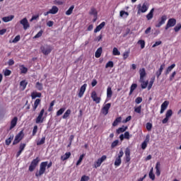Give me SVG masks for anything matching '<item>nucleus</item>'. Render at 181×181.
<instances>
[{
  "label": "nucleus",
  "instance_id": "nucleus-3",
  "mask_svg": "<svg viewBox=\"0 0 181 181\" xmlns=\"http://www.w3.org/2000/svg\"><path fill=\"white\" fill-rule=\"evenodd\" d=\"M52 50H53V47L49 45H44L40 47V51L42 54H45V56L50 54V53H52Z\"/></svg>",
  "mask_w": 181,
  "mask_h": 181
},
{
  "label": "nucleus",
  "instance_id": "nucleus-50",
  "mask_svg": "<svg viewBox=\"0 0 181 181\" xmlns=\"http://www.w3.org/2000/svg\"><path fill=\"white\" fill-rule=\"evenodd\" d=\"M137 43L141 45V49L145 48V40H139Z\"/></svg>",
  "mask_w": 181,
  "mask_h": 181
},
{
  "label": "nucleus",
  "instance_id": "nucleus-42",
  "mask_svg": "<svg viewBox=\"0 0 181 181\" xmlns=\"http://www.w3.org/2000/svg\"><path fill=\"white\" fill-rule=\"evenodd\" d=\"M45 142H46V137L43 136L41 138V139L40 141H37V146H40V145H43L45 144Z\"/></svg>",
  "mask_w": 181,
  "mask_h": 181
},
{
  "label": "nucleus",
  "instance_id": "nucleus-62",
  "mask_svg": "<svg viewBox=\"0 0 181 181\" xmlns=\"http://www.w3.org/2000/svg\"><path fill=\"white\" fill-rule=\"evenodd\" d=\"M136 104H141L142 103V98L141 97H137L135 100Z\"/></svg>",
  "mask_w": 181,
  "mask_h": 181
},
{
  "label": "nucleus",
  "instance_id": "nucleus-23",
  "mask_svg": "<svg viewBox=\"0 0 181 181\" xmlns=\"http://www.w3.org/2000/svg\"><path fill=\"white\" fill-rule=\"evenodd\" d=\"M42 97V93L39 92H33L31 93V98L32 100H35L36 98H40Z\"/></svg>",
  "mask_w": 181,
  "mask_h": 181
},
{
  "label": "nucleus",
  "instance_id": "nucleus-44",
  "mask_svg": "<svg viewBox=\"0 0 181 181\" xmlns=\"http://www.w3.org/2000/svg\"><path fill=\"white\" fill-rule=\"evenodd\" d=\"M66 111V107H62L57 112V117H60Z\"/></svg>",
  "mask_w": 181,
  "mask_h": 181
},
{
  "label": "nucleus",
  "instance_id": "nucleus-22",
  "mask_svg": "<svg viewBox=\"0 0 181 181\" xmlns=\"http://www.w3.org/2000/svg\"><path fill=\"white\" fill-rule=\"evenodd\" d=\"M139 74H140V80H144L145 77H146V71L145 68H142L139 69Z\"/></svg>",
  "mask_w": 181,
  "mask_h": 181
},
{
  "label": "nucleus",
  "instance_id": "nucleus-29",
  "mask_svg": "<svg viewBox=\"0 0 181 181\" xmlns=\"http://www.w3.org/2000/svg\"><path fill=\"white\" fill-rule=\"evenodd\" d=\"M138 87V84L136 83H132L130 87V91L129 93V95H132V93L136 90V88Z\"/></svg>",
  "mask_w": 181,
  "mask_h": 181
},
{
  "label": "nucleus",
  "instance_id": "nucleus-24",
  "mask_svg": "<svg viewBox=\"0 0 181 181\" xmlns=\"http://www.w3.org/2000/svg\"><path fill=\"white\" fill-rule=\"evenodd\" d=\"M105 26V22H102L99 25H98L95 29L94 30V33H97L98 32H100L103 28Z\"/></svg>",
  "mask_w": 181,
  "mask_h": 181
},
{
  "label": "nucleus",
  "instance_id": "nucleus-36",
  "mask_svg": "<svg viewBox=\"0 0 181 181\" xmlns=\"http://www.w3.org/2000/svg\"><path fill=\"white\" fill-rule=\"evenodd\" d=\"M19 67L21 74H26V73H28V68H26L25 65H20Z\"/></svg>",
  "mask_w": 181,
  "mask_h": 181
},
{
  "label": "nucleus",
  "instance_id": "nucleus-19",
  "mask_svg": "<svg viewBox=\"0 0 181 181\" xmlns=\"http://www.w3.org/2000/svg\"><path fill=\"white\" fill-rule=\"evenodd\" d=\"M90 15H93L94 16V19H93V22H96L97 21V18H98V13L97 12V9H95V8L93 7L90 8V11L89 12Z\"/></svg>",
  "mask_w": 181,
  "mask_h": 181
},
{
  "label": "nucleus",
  "instance_id": "nucleus-52",
  "mask_svg": "<svg viewBox=\"0 0 181 181\" xmlns=\"http://www.w3.org/2000/svg\"><path fill=\"white\" fill-rule=\"evenodd\" d=\"M128 57H129V51H125L123 53V59L127 60V59H128Z\"/></svg>",
  "mask_w": 181,
  "mask_h": 181
},
{
  "label": "nucleus",
  "instance_id": "nucleus-18",
  "mask_svg": "<svg viewBox=\"0 0 181 181\" xmlns=\"http://www.w3.org/2000/svg\"><path fill=\"white\" fill-rule=\"evenodd\" d=\"M20 23L21 25H23V29L25 30H26V29H28V28H29V22L28 21V18H23L21 21H20Z\"/></svg>",
  "mask_w": 181,
  "mask_h": 181
},
{
  "label": "nucleus",
  "instance_id": "nucleus-27",
  "mask_svg": "<svg viewBox=\"0 0 181 181\" xmlns=\"http://www.w3.org/2000/svg\"><path fill=\"white\" fill-rule=\"evenodd\" d=\"M102 53H103V47H99L95 52V57H96V59L101 57Z\"/></svg>",
  "mask_w": 181,
  "mask_h": 181
},
{
  "label": "nucleus",
  "instance_id": "nucleus-58",
  "mask_svg": "<svg viewBox=\"0 0 181 181\" xmlns=\"http://www.w3.org/2000/svg\"><path fill=\"white\" fill-rule=\"evenodd\" d=\"M180 29H181V24L180 23L177 24V25L174 28V30H175V33L179 32V30H180Z\"/></svg>",
  "mask_w": 181,
  "mask_h": 181
},
{
  "label": "nucleus",
  "instance_id": "nucleus-2",
  "mask_svg": "<svg viewBox=\"0 0 181 181\" xmlns=\"http://www.w3.org/2000/svg\"><path fill=\"white\" fill-rule=\"evenodd\" d=\"M137 13L140 15L141 13H145L149 9V4L147 2H144L143 4H139L137 5Z\"/></svg>",
  "mask_w": 181,
  "mask_h": 181
},
{
  "label": "nucleus",
  "instance_id": "nucleus-57",
  "mask_svg": "<svg viewBox=\"0 0 181 181\" xmlns=\"http://www.w3.org/2000/svg\"><path fill=\"white\" fill-rule=\"evenodd\" d=\"M19 40H21V35H17L13 40L12 43H18V42H19Z\"/></svg>",
  "mask_w": 181,
  "mask_h": 181
},
{
  "label": "nucleus",
  "instance_id": "nucleus-41",
  "mask_svg": "<svg viewBox=\"0 0 181 181\" xmlns=\"http://www.w3.org/2000/svg\"><path fill=\"white\" fill-rule=\"evenodd\" d=\"M74 10V5H72L70 6V8L66 11V15L67 16H69V15H71L73 13V11Z\"/></svg>",
  "mask_w": 181,
  "mask_h": 181
},
{
  "label": "nucleus",
  "instance_id": "nucleus-8",
  "mask_svg": "<svg viewBox=\"0 0 181 181\" xmlns=\"http://www.w3.org/2000/svg\"><path fill=\"white\" fill-rule=\"evenodd\" d=\"M124 156V151L122 150H120L118 156L116 158L115 160V166H120L121 163L122 162L121 158Z\"/></svg>",
  "mask_w": 181,
  "mask_h": 181
},
{
  "label": "nucleus",
  "instance_id": "nucleus-47",
  "mask_svg": "<svg viewBox=\"0 0 181 181\" xmlns=\"http://www.w3.org/2000/svg\"><path fill=\"white\" fill-rule=\"evenodd\" d=\"M148 176L150 179H151V180H153L155 179V174H153V168H151V169L150 170Z\"/></svg>",
  "mask_w": 181,
  "mask_h": 181
},
{
  "label": "nucleus",
  "instance_id": "nucleus-38",
  "mask_svg": "<svg viewBox=\"0 0 181 181\" xmlns=\"http://www.w3.org/2000/svg\"><path fill=\"white\" fill-rule=\"evenodd\" d=\"M26 86H28V81H26V80H23L20 82V87L22 90H25Z\"/></svg>",
  "mask_w": 181,
  "mask_h": 181
},
{
  "label": "nucleus",
  "instance_id": "nucleus-33",
  "mask_svg": "<svg viewBox=\"0 0 181 181\" xmlns=\"http://www.w3.org/2000/svg\"><path fill=\"white\" fill-rule=\"evenodd\" d=\"M59 12V8L56 6H53L52 8L49 10V13H52V15H56Z\"/></svg>",
  "mask_w": 181,
  "mask_h": 181
},
{
  "label": "nucleus",
  "instance_id": "nucleus-40",
  "mask_svg": "<svg viewBox=\"0 0 181 181\" xmlns=\"http://www.w3.org/2000/svg\"><path fill=\"white\" fill-rule=\"evenodd\" d=\"M122 120V117H119L115 119V121L112 123V127H117L119 122Z\"/></svg>",
  "mask_w": 181,
  "mask_h": 181
},
{
  "label": "nucleus",
  "instance_id": "nucleus-28",
  "mask_svg": "<svg viewBox=\"0 0 181 181\" xmlns=\"http://www.w3.org/2000/svg\"><path fill=\"white\" fill-rule=\"evenodd\" d=\"M160 163L157 162L156 165V176H160Z\"/></svg>",
  "mask_w": 181,
  "mask_h": 181
},
{
  "label": "nucleus",
  "instance_id": "nucleus-51",
  "mask_svg": "<svg viewBox=\"0 0 181 181\" xmlns=\"http://www.w3.org/2000/svg\"><path fill=\"white\" fill-rule=\"evenodd\" d=\"M124 15H126V17L129 16V12H127L125 11H121L119 12V16L121 18H123L124 17Z\"/></svg>",
  "mask_w": 181,
  "mask_h": 181
},
{
  "label": "nucleus",
  "instance_id": "nucleus-61",
  "mask_svg": "<svg viewBox=\"0 0 181 181\" xmlns=\"http://www.w3.org/2000/svg\"><path fill=\"white\" fill-rule=\"evenodd\" d=\"M10 74H12V71L9 69H6L4 71V76L6 77L9 76Z\"/></svg>",
  "mask_w": 181,
  "mask_h": 181
},
{
  "label": "nucleus",
  "instance_id": "nucleus-45",
  "mask_svg": "<svg viewBox=\"0 0 181 181\" xmlns=\"http://www.w3.org/2000/svg\"><path fill=\"white\" fill-rule=\"evenodd\" d=\"M112 54L113 56H119L121 52L118 50V48L114 47L112 50Z\"/></svg>",
  "mask_w": 181,
  "mask_h": 181
},
{
  "label": "nucleus",
  "instance_id": "nucleus-39",
  "mask_svg": "<svg viewBox=\"0 0 181 181\" xmlns=\"http://www.w3.org/2000/svg\"><path fill=\"white\" fill-rule=\"evenodd\" d=\"M12 141H13V134H11L9 138H8L6 140V145L7 146H9L11 145V143L12 142Z\"/></svg>",
  "mask_w": 181,
  "mask_h": 181
},
{
  "label": "nucleus",
  "instance_id": "nucleus-55",
  "mask_svg": "<svg viewBox=\"0 0 181 181\" xmlns=\"http://www.w3.org/2000/svg\"><path fill=\"white\" fill-rule=\"evenodd\" d=\"M146 128L147 131H152V123H151V122L146 123Z\"/></svg>",
  "mask_w": 181,
  "mask_h": 181
},
{
  "label": "nucleus",
  "instance_id": "nucleus-4",
  "mask_svg": "<svg viewBox=\"0 0 181 181\" xmlns=\"http://www.w3.org/2000/svg\"><path fill=\"white\" fill-rule=\"evenodd\" d=\"M40 162V158L39 157H37L35 159H33L31 161L28 170L30 172H33V170H35V169H36V168L37 167V165H39Z\"/></svg>",
  "mask_w": 181,
  "mask_h": 181
},
{
  "label": "nucleus",
  "instance_id": "nucleus-25",
  "mask_svg": "<svg viewBox=\"0 0 181 181\" xmlns=\"http://www.w3.org/2000/svg\"><path fill=\"white\" fill-rule=\"evenodd\" d=\"M175 67H176V64H173L170 66H168L165 71V76H168V74H169V73H170V71H172V70H173Z\"/></svg>",
  "mask_w": 181,
  "mask_h": 181
},
{
  "label": "nucleus",
  "instance_id": "nucleus-1",
  "mask_svg": "<svg viewBox=\"0 0 181 181\" xmlns=\"http://www.w3.org/2000/svg\"><path fill=\"white\" fill-rule=\"evenodd\" d=\"M52 165H53V163H52V161H50L49 163L47 161L42 162L40 164L39 171H37L35 173L36 177H40V176H42V175H45V173L46 172V168L47 169H49V168H52Z\"/></svg>",
  "mask_w": 181,
  "mask_h": 181
},
{
  "label": "nucleus",
  "instance_id": "nucleus-11",
  "mask_svg": "<svg viewBox=\"0 0 181 181\" xmlns=\"http://www.w3.org/2000/svg\"><path fill=\"white\" fill-rule=\"evenodd\" d=\"M168 19V16L166 15H163L160 18L158 19V23L156 25V28H160L162 25H165V22Z\"/></svg>",
  "mask_w": 181,
  "mask_h": 181
},
{
  "label": "nucleus",
  "instance_id": "nucleus-13",
  "mask_svg": "<svg viewBox=\"0 0 181 181\" xmlns=\"http://www.w3.org/2000/svg\"><path fill=\"white\" fill-rule=\"evenodd\" d=\"M176 25V20L175 18H170L165 25V30H168L169 28H173Z\"/></svg>",
  "mask_w": 181,
  "mask_h": 181
},
{
  "label": "nucleus",
  "instance_id": "nucleus-30",
  "mask_svg": "<svg viewBox=\"0 0 181 181\" xmlns=\"http://www.w3.org/2000/svg\"><path fill=\"white\" fill-rule=\"evenodd\" d=\"M71 114V110L68 109L64 113L62 118L63 119H67L70 117V115Z\"/></svg>",
  "mask_w": 181,
  "mask_h": 181
},
{
  "label": "nucleus",
  "instance_id": "nucleus-21",
  "mask_svg": "<svg viewBox=\"0 0 181 181\" xmlns=\"http://www.w3.org/2000/svg\"><path fill=\"white\" fill-rule=\"evenodd\" d=\"M16 124H18V117H14L11 121L10 129H13L16 127Z\"/></svg>",
  "mask_w": 181,
  "mask_h": 181
},
{
  "label": "nucleus",
  "instance_id": "nucleus-59",
  "mask_svg": "<svg viewBox=\"0 0 181 181\" xmlns=\"http://www.w3.org/2000/svg\"><path fill=\"white\" fill-rule=\"evenodd\" d=\"M90 180V177L87 176V175H83L81 178L80 181H88Z\"/></svg>",
  "mask_w": 181,
  "mask_h": 181
},
{
  "label": "nucleus",
  "instance_id": "nucleus-9",
  "mask_svg": "<svg viewBox=\"0 0 181 181\" xmlns=\"http://www.w3.org/2000/svg\"><path fill=\"white\" fill-rule=\"evenodd\" d=\"M173 115V111L172 110H167L165 113V117L162 120L163 124H168V122L169 121V118Z\"/></svg>",
  "mask_w": 181,
  "mask_h": 181
},
{
  "label": "nucleus",
  "instance_id": "nucleus-32",
  "mask_svg": "<svg viewBox=\"0 0 181 181\" xmlns=\"http://www.w3.org/2000/svg\"><path fill=\"white\" fill-rule=\"evenodd\" d=\"M155 11V8H152L150 12L146 15L147 21H151L153 18V12Z\"/></svg>",
  "mask_w": 181,
  "mask_h": 181
},
{
  "label": "nucleus",
  "instance_id": "nucleus-12",
  "mask_svg": "<svg viewBox=\"0 0 181 181\" xmlns=\"http://www.w3.org/2000/svg\"><path fill=\"white\" fill-rule=\"evenodd\" d=\"M90 97L92 98V100L96 103V104H100V101H101V98L97 96V92H95V90H93L91 93Z\"/></svg>",
  "mask_w": 181,
  "mask_h": 181
},
{
  "label": "nucleus",
  "instance_id": "nucleus-49",
  "mask_svg": "<svg viewBox=\"0 0 181 181\" xmlns=\"http://www.w3.org/2000/svg\"><path fill=\"white\" fill-rule=\"evenodd\" d=\"M108 67H110V69H112V67H114V62L112 61H109L106 64L105 69H108Z\"/></svg>",
  "mask_w": 181,
  "mask_h": 181
},
{
  "label": "nucleus",
  "instance_id": "nucleus-20",
  "mask_svg": "<svg viewBox=\"0 0 181 181\" xmlns=\"http://www.w3.org/2000/svg\"><path fill=\"white\" fill-rule=\"evenodd\" d=\"M40 103H42V100H40V98H37L35 100L33 105V111H36V110H37V107L40 105Z\"/></svg>",
  "mask_w": 181,
  "mask_h": 181
},
{
  "label": "nucleus",
  "instance_id": "nucleus-37",
  "mask_svg": "<svg viewBox=\"0 0 181 181\" xmlns=\"http://www.w3.org/2000/svg\"><path fill=\"white\" fill-rule=\"evenodd\" d=\"M112 97V89L108 86L107 88V98H111Z\"/></svg>",
  "mask_w": 181,
  "mask_h": 181
},
{
  "label": "nucleus",
  "instance_id": "nucleus-56",
  "mask_svg": "<svg viewBox=\"0 0 181 181\" xmlns=\"http://www.w3.org/2000/svg\"><path fill=\"white\" fill-rule=\"evenodd\" d=\"M118 144H119V140L114 141L111 144V148H115V146H118Z\"/></svg>",
  "mask_w": 181,
  "mask_h": 181
},
{
  "label": "nucleus",
  "instance_id": "nucleus-60",
  "mask_svg": "<svg viewBox=\"0 0 181 181\" xmlns=\"http://www.w3.org/2000/svg\"><path fill=\"white\" fill-rule=\"evenodd\" d=\"M175 76H176V71H174L170 76V81H173V79L175 78Z\"/></svg>",
  "mask_w": 181,
  "mask_h": 181
},
{
  "label": "nucleus",
  "instance_id": "nucleus-15",
  "mask_svg": "<svg viewBox=\"0 0 181 181\" xmlns=\"http://www.w3.org/2000/svg\"><path fill=\"white\" fill-rule=\"evenodd\" d=\"M110 108H111V103L106 104L101 110L102 114H103V115H107L108 111H110Z\"/></svg>",
  "mask_w": 181,
  "mask_h": 181
},
{
  "label": "nucleus",
  "instance_id": "nucleus-31",
  "mask_svg": "<svg viewBox=\"0 0 181 181\" xmlns=\"http://www.w3.org/2000/svg\"><path fill=\"white\" fill-rule=\"evenodd\" d=\"M140 83H141V88L145 89L148 87V84H149V81H144V79L142 80H139Z\"/></svg>",
  "mask_w": 181,
  "mask_h": 181
},
{
  "label": "nucleus",
  "instance_id": "nucleus-34",
  "mask_svg": "<svg viewBox=\"0 0 181 181\" xmlns=\"http://www.w3.org/2000/svg\"><path fill=\"white\" fill-rule=\"evenodd\" d=\"M128 129V127L122 126L117 129V134H122V132H125L126 130Z\"/></svg>",
  "mask_w": 181,
  "mask_h": 181
},
{
  "label": "nucleus",
  "instance_id": "nucleus-64",
  "mask_svg": "<svg viewBox=\"0 0 181 181\" xmlns=\"http://www.w3.org/2000/svg\"><path fill=\"white\" fill-rule=\"evenodd\" d=\"M129 132H126L125 133H124V139H129Z\"/></svg>",
  "mask_w": 181,
  "mask_h": 181
},
{
  "label": "nucleus",
  "instance_id": "nucleus-7",
  "mask_svg": "<svg viewBox=\"0 0 181 181\" xmlns=\"http://www.w3.org/2000/svg\"><path fill=\"white\" fill-rule=\"evenodd\" d=\"M45 114V108H42L37 118L35 119V124H43V121H45V117H43V115Z\"/></svg>",
  "mask_w": 181,
  "mask_h": 181
},
{
  "label": "nucleus",
  "instance_id": "nucleus-63",
  "mask_svg": "<svg viewBox=\"0 0 181 181\" xmlns=\"http://www.w3.org/2000/svg\"><path fill=\"white\" fill-rule=\"evenodd\" d=\"M164 69H165V64H163L160 65V69L158 70V71L162 74V71H163Z\"/></svg>",
  "mask_w": 181,
  "mask_h": 181
},
{
  "label": "nucleus",
  "instance_id": "nucleus-46",
  "mask_svg": "<svg viewBox=\"0 0 181 181\" xmlns=\"http://www.w3.org/2000/svg\"><path fill=\"white\" fill-rule=\"evenodd\" d=\"M35 87L39 91H42V90H43V84L40 82L36 83Z\"/></svg>",
  "mask_w": 181,
  "mask_h": 181
},
{
  "label": "nucleus",
  "instance_id": "nucleus-16",
  "mask_svg": "<svg viewBox=\"0 0 181 181\" xmlns=\"http://www.w3.org/2000/svg\"><path fill=\"white\" fill-rule=\"evenodd\" d=\"M168 105H169V101L168 100L164 101L161 105L160 113L163 114V112H165V110L168 108Z\"/></svg>",
  "mask_w": 181,
  "mask_h": 181
},
{
  "label": "nucleus",
  "instance_id": "nucleus-6",
  "mask_svg": "<svg viewBox=\"0 0 181 181\" xmlns=\"http://www.w3.org/2000/svg\"><path fill=\"white\" fill-rule=\"evenodd\" d=\"M107 160V156L103 155L101 156V158H98L96 161H95L93 166L95 169H97V168H100L103 162Z\"/></svg>",
  "mask_w": 181,
  "mask_h": 181
},
{
  "label": "nucleus",
  "instance_id": "nucleus-53",
  "mask_svg": "<svg viewBox=\"0 0 181 181\" xmlns=\"http://www.w3.org/2000/svg\"><path fill=\"white\" fill-rule=\"evenodd\" d=\"M43 35V30H40L35 35V39H39V37H41V36Z\"/></svg>",
  "mask_w": 181,
  "mask_h": 181
},
{
  "label": "nucleus",
  "instance_id": "nucleus-5",
  "mask_svg": "<svg viewBox=\"0 0 181 181\" xmlns=\"http://www.w3.org/2000/svg\"><path fill=\"white\" fill-rule=\"evenodd\" d=\"M23 136H25V134H23V130H21L16 136L13 141V145H18L21 141L23 139Z\"/></svg>",
  "mask_w": 181,
  "mask_h": 181
},
{
  "label": "nucleus",
  "instance_id": "nucleus-48",
  "mask_svg": "<svg viewBox=\"0 0 181 181\" xmlns=\"http://www.w3.org/2000/svg\"><path fill=\"white\" fill-rule=\"evenodd\" d=\"M134 112H136V114H141V112H142V105L134 107Z\"/></svg>",
  "mask_w": 181,
  "mask_h": 181
},
{
  "label": "nucleus",
  "instance_id": "nucleus-26",
  "mask_svg": "<svg viewBox=\"0 0 181 181\" xmlns=\"http://www.w3.org/2000/svg\"><path fill=\"white\" fill-rule=\"evenodd\" d=\"M13 18H15V16L11 15L8 16L3 17L2 21L3 22L8 23V22H11V21H12Z\"/></svg>",
  "mask_w": 181,
  "mask_h": 181
},
{
  "label": "nucleus",
  "instance_id": "nucleus-10",
  "mask_svg": "<svg viewBox=\"0 0 181 181\" xmlns=\"http://www.w3.org/2000/svg\"><path fill=\"white\" fill-rule=\"evenodd\" d=\"M124 155H125V163H128L131 161V149L129 147H127L124 151Z\"/></svg>",
  "mask_w": 181,
  "mask_h": 181
},
{
  "label": "nucleus",
  "instance_id": "nucleus-17",
  "mask_svg": "<svg viewBox=\"0 0 181 181\" xmlns=\"http://www.w3.org/2000/svg\"><path fill=\"white\" fill-rule=\"evenodd\" d=\"M87 88V84L84 83L80 88V90L78 92V97L79 98H81V97H83V95H84V93H86V89Z\"/></svg>",
  "mask_w": 181,
  "mask_h": 181
},
{
  "label": "nucleus",
  "instance_id": "nucleus-14",
  "mask_svg": "<svg viewBox=\"0 0 181 181\" xmlns=\"http://www.w3.org/2000/svg\"><path fill=\"white\" fill-rule=\"evenodd\" d=\"M25 148H26V144L21 143L19 146V150L16 153V158H19V156H21L22 152H23V151L25 150Z\"/></svg>",
  "mask_w": 181,
  "mask_h": 181
},
{
  "label": "nucleus",
  "instance_id": "nucleus-35",
  "mask_svg": "<svg viewBox=\"0 0 181 181\" xmlns=\"http://www.w3.org/2000/svg\"><path fill=\"white\" fill-rule=\"evenodd\" d=\"M70 156H71V153L66 152L64 156H61V160H62L63 161L67 160V159H69Z\"/></svg>",
  "mask_w": 181,
  "mask_h": 181
},
{
  "label": "nucleus",
  "instance_id": "nucleus-43",
  "mask_svg": "<svg viewBox=\"0 0 181 181\" xmlns=\"http://www.w3.org/2000/svg\"><path fill=\"white\" fill-rule=\"evenodd\" d=\"M84 156H86V154H82L80 156L78 161L76 162V166H79V165L81 164V162H83V159H84Z\"/></svg>",
  "mask_w": 181,
  "mask_h": 181
},
{
  "label": "nucleus",
  "instance_id": "nucleus-54",
  "mask_svg": "<svg viewBox=\"0 0 181 181\" xmlns=\"http://www.w3.org/2000/svg\"><path fill=\"white\" fill-rule=\"evenodd\" d=\"M37 134V125H35L33 129L32 136H35Z\"/></svg>",
  "mask_w": 181,
  "mask_h": 181
}]
</instances>
